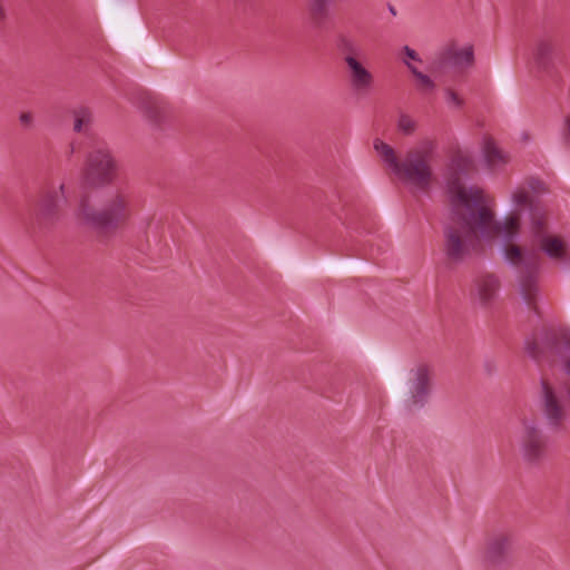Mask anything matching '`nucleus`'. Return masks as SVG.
<instances>
[{
    "label": "nucleus",
    "instance_id": "11",
    "mask_svg": "<svg viewBox=\"0 0 570 570\" xmlns=\"http://www.w3.org/2000/svg\"><path fill=\"white\" fill-rule=\"evenodd\" d=\"M59 189L61 191V198H65V185L61 184ZM59 202V194L55 189L47 190L40 195L32 217V226L35 229L49 232L57 226L62 216Z\"/></svg>",
    "mask_w": 570,
    "mask_h": 570
},
{
    "label": "nucleus",
    "instance_id": "31",
    "mask_svg": "<svg viewBox=\"0 0 570 570\" xmlns=\"http://www.w3.org/2000/svg\"><path fill=\"white\" fill-rule=\"evenodd\" d=\"M445 97H446V101L449 104H453L458 108H461L463 106V99L460 98L459 95L454 90L446 88Z\"/></svg>",
    "mask_w": 570,
    "mask_h": 570
},
{
    "label": "nucleus",
    "instance_id": "16",
    "mask_svg": "<svg viewBox=\"0 0 570 570\" xmlns=\"http://www.w3.org/2000/svg\"><path fill=\"white\" fill-rule=\"evenodd\" d=\"M556 41L550 36L537 40L533 58L539 69L548 70L553 65Z\"/></svg>",
    "mask_w": 570,
    "mask_h": 570
},
{
    "label": "nucleus",
    "instance_id": "12",
    "mask_svg": "<svg viewBox=\"0 0 570 570\" xmlns=\"http://www.w3.org/2000/svg\"><path fill=\"white\" fill-rule=\"evenodd\" d=\"M513 537L509 532H497L488 537L484 549V562L488 567L507 569L511 564Z\"/></svg>",
    "mask_w": 570,
    "mask_h": 570
},
{
    "label": "nucleus",
    "instance_id": "24",
    "mask_svg": "<svg viewBox=\"0 0 570 570\" xmlns=\"http://www.w3.org/2000/svg\"><path fill=\"white\" fill-rule=\"evenodd\" d=\"M374 148L377 153H380L384 163H386V165L394 173L400 163V160L397 159V157L395 155L394 149L390 145L385 144L384 141H382L380 139H375Z\"/></svg>",
    "mask_w": 570,
    "mask_h": 570
},
{
    "label": "nucleus",
    "instance_id": "21",
    "mask_svg": "<svg viewBox=\"0 0 570 570\" xmlns=\"http://www.w3.org/2000/svg\"><path fill=\"white\" fill-rule=\"evenodd\" d=\"M431 370L428 364H419L414 371L412 392H429Z\"/></svg>",
    "mask_w": 570,
    "mask_h": 570
},
{
    "label": "nucleus",
    "instance_id": "30",
    "mask_svg": "<svg viewBox=\"0 0 570 570\" xmlns=\"http://www.w3.org/2000/svg\"><path fill=\"white\" fill-rule=\"evenodd\" d=\"M520 230L502 229L500 236L502 237L501 249L514 245L513 242L519 238Z\"/></svg>",
    "mask_w": 570,
    "mask_h": 570
},
{
    "label": "nucleus",
    "instance_id": "22",
    "mask_svg": "<svg viewBox=\"0 0 570 570\" xmlns=\"http://www.w3.org/2000/svg\"><path fill=\"white\" fill-rule=\"evenodd\" d=\"M338 51L343 55V59L346 62L347 57L358 59L362 56L361 46L353 39L341 35L336 42Z\"/></svg>",
    "mask_w": 570,
    "mask_h": 570
},
{
    "label": "nucleus",
    "instance_id": "7",
    "mask_svg": "<svg viewBox=\"0 0 570 570\" xmlns=\"http://www.w3.org/2000/svg\"><path fill=\"white\" fill-rule=\"evenodd\" d=\"M117 176V164L110 151L96 148L87 156L83 169V184L90 187H101L111 184Z\"/></svg>",
    "mask_w": 570,
    "mask_h": 570
},
{
    "label": "nucleus",
    "instance_id": "39",
    "mask_svg": "<svg viewBox=\"0 0 570 570\" xmlns=\"http://www.w3.org/2000/svg\"><path fill=\"white\" fill-rule=\"evenodd\" d=\"M561 396L564 397L566 400V405H568L570 407V394H561Z\"/></svg>",
    "mask_w": 570,
    "mask_h": 570
},
{
    "label": "nucleus",
    "instance_id": "2",
    "mask_svg": "<svg viewBox=\"0 0 570 570\" xmlns=\"http://www.w3.org/2000/svg\"><path fill=\"white\" fill-rule=\"evenodd\" d=\"M503 258L510 266L520 268L519 293L523 303L539 315L538 306V273L540 256L538 250L530 246L524 249L519 245H512L501 249Z\"/></svg>",
    "mask_w": 570,
    "mask_h": 570
},
{
    "label": "nucleus",
    "instance_id": "32",
    "mask_svg": "<svg viewBox=\"0 0 570 570\" xmlns=\"http://www.w3.org/2000/svg\"><path fill=\"white\" fill-rule=\"evenodd\" d=\"M528 187L533 191V193H540V191H543L544 190V184L541 179L539 178H530L528 180Z\"/></svg>",
    "mask_w": 570,
    "mask_h": 570
},
{
    "label": "nucleus",
    "instance_id": "18",
    "mask_svg": "<svg viewBox=\"0 0 570 570\" xmlns=\"http://www.w3.org/2000/svg\"><path fill=\"white\" fill-rule=\"evenodd\" d=\"M514 205L520 213L525 212L528 217V226L532 224L534 212H541L547 217L546 210L538 199L531 198L525 190H518L512 195Z\"/></svg>",
    "mask_w": 570,
    "mask_h": 570
},
{
    "label": "nucleus",
    "instance_id": "33",
    "mask_svg": "<svg viewBox=\"0 0 570 570\" xmlns=\"http://www.w3.org/2000/svg\"><path fill=\"white\" fill-rule=\"evenodd\" d=\"M563 144L567 147H570V115H568L564 119V129L562 132Z\"/></svg>",
    "mask_w": 570,
    "mask_h": 570
},
{
    "label": "nucleus",
    "instance_id": "36",
    "mask_svg": "<svg viewBox=\"0 0 570 570\" xmlns=\"http://www.w3.org/2000/svg\"><path fill=\"white\" fill-rule=\"evenodd\" d=\"M541 386H542V391L541 392H544V393H548V392H554L546 381L541 380Z\"/></svg>",
    "mask_w": 570,
    "mask_h": 570
},
{
    "label": "nucleus",
    "instance_id": "13",
    "mask_svg": "<svg viewBox=\"0 0 570 570\" xmlns=\"http://www.w3.org/2000/svg\"><path fill=\"white\" fill-rule=\"evenodd\" d=\"M541 413L552 431H559L567 419L566 400L561 394H542Z\"/></svg>",
    "mask_w": 570,
    "mask_h": 570
},
{
    "label": "nucleus",
    "instance_id": "38",
    "mask_svg": "<svg viewBox=\"0 0 570 570\" xmlns=\"http://www.w3.org/2000/svg\"><path fill=\"white\" fill-rule=\"evenodd\" d=\"M387 9L392 16H396V9L391 3H387Z\"/></svg>",
    "mask_w": 570,
    "mask_h": 570
},
{
    "label": "nucleus",
    "instance_id": "10",
    "mask_svg": "<svg viewBox=\"0 0 570 570\" xmlns=\"http://www.w3.org/2000/svg\"><path fill=\"white\" fill-rule=\"evenodd\" d=\"M464 222L474 228L479 227V234L484 239L499 236L502 229L520 230V217L518 214L505 216L502 223L495 222L493 212L485 204L479 210L468 214Z\"/></svg>",
    "mask_w": 570,
    "mask_h": 570
},
{
    "label": "nucleus",
    "instance_id": "8",
    "mask_svg": "<svg viewBox=\"0 0 570 570\" xmlns=\"http://www.w3.org/2000/svg\"><path fill=\"white\" fill-rule=\"evenodd\" d=\"M520 452L522 459L534 466L541 464L548 456L549 436L544 434L534 420H522Z\"/></svg>",
    "mask_w": 570,
    "mask_h": 570
},
{
    "label": "nucleus",
    "instance_id": "1",
    "mask_svg": "<svg viewBox=\"0 0 570 570\" xmlns=\"http://www.w3.org/2000/svg\"><path fill=\"white\" fill-rule=\"evenodd\" d=\"M131 213V197L124 189L106 191L98 208L91 205L88 195L81 196L78 206L82 224L101 239L115 236L117 230L128 223Z\"/></svg>",
    "mask_w": 570,
    "mask_h": 570
},
{
    "label": "nucleus",
    "instance_id": "37",
    "mask_svg": "<svg viewBox=\"0 0 570 570\" xmlns=\"http://www.w3.org/2000/svg\"><path fill=\"white\" fill-rule=\"evenodd\" d=\"M563 371L567 375L570 376V358L566 360V362L563 363Z\"/></svg>",
    "mask_w": 570,
    "mask_h": 570
},
{
    "label": "nucleus",
    "instance_id": "29",
    "mask_svg": "<svg viewBox=\"0 0 570 570\" xmlns=\"http://www.w3.org/2000/svg\"><path fill=\"white\" fill-rule=\"evenodd\" d=\"M430 394H412V396L406 402V407L409 411H414L424 406L428 402V397Z\"/></svg>",
    "mask_w": 570,
    "mask_h": 570
},
{
    "label": "nucleus",
    "instance_id": "35",
    "mask_svg": "<svg viewBox=\"0 0 570 570\" xmlns=\"http://www.w3.org/2000/svg\"><path fill=\"white\" fill-rule=\"evenodd\" d=\"M22 126L29 127L32 124V115L30 112H22L19 117Z\"/></svg>",
    "mask_w": 570,
    "mask_h": 570
},
{
    "label": "nucleus",
    "instance_id": "19",
    "mask_svg": "<svg viewBox=\"0 0 570 570\" xmlns=\"http://www.w3.org/2000/svg\"><path fill=\"white\" fill-rule=\"evenodd\" d=\"M334 0H308L307 11L312 23L322 27L330 18L331 7Z\"/></svg>",
    "mask_w": 570,
    "mask_h": 570
},
{
    "label": "nucleus",
    "instance_id": "4",
    "mask_svg": "<svg viewBox=\"0 0 570 570\" xmlns=\"http://www.w3.org/2000/svg\"><path fill=\"white\" fill-rule=\"evenodd\" d=\"M466 216L465 213H454V216L449 217L451 224L443 227V252L446 259L455 265L462 264L471 256L475 243L481 237L479 227L465 224Z\"/></svg>",
    "mask_w": 570,
    "mask_h": 570
},
{
    "label": "nucleus",
    "instance_id": "5",
    "mask_svg": "<svg viewBox=\"0 0 570 570\" xmlns=\"http://www.w3.org/2000/svg\"><path fill=\"white\" fill-rule=\"evenodd\" d=\"M524 348L528 356L537 362L542 361L547 354L561 358L570 356V332L561 327L543 328L540 342L535 336L527 337Z\"/></svg>",
    "mask_w": 570,
    "mask_h": 570
},
{
    "label": "nucleus",
    "instance_id": "14",
    "mask_svg": "<svg viewBox=\"0 0 570 570\" xmlns=\"http://www.w3.org/2000/svg\"><path fill=\"white\" fill-rule=\"evenodd\" d=\"M499 289V278L494 274L484 273L474 278L471 297L476 299L483 307H489L497 298Z\"/></svg>",
    "mask_w": 570,
    "mask_h": 570
},
{
    "label": "nucleus",
    "instance_id": "17",
    "mask_svg": "<svg viewBox=\"0 0 570 570\" xmlns=\"http://www.w3.org/2000/svg\"><path fill=\"white\" fill-rule=\"evenodd\" d=\"M474 62L473 47L469 46L460 50L446 49L439 58L440 68L452 65V66H472Z\"/></svg>",
    "mask_w": 570,
    "mask_h": 570
},
{
    "label": "nucleus",
    "instance_id": "28",
    "mask_svg": "<svg viewBox=\"0 0 570 570\" xmlns=\"http://www.w3.org/2000/svg\"><path fill=\"white\" fill-rule=\"evenodd\" d=\"M397 129L405 136L412 135L416 129V122L406 114H401L397 120Z\"/></svg>",
    "mask_w": 570,
    "mask_h": 570
},
{
    "label": "nucleus",
    "instance_id": "26",
    "mask_svg": "<svg viewBox=\"0 0 570 570\" xmlns=\"http://www.w3.org/2000/svg\"><path fill=\"white\" fill-rule=\"evenodd\" d=\"M75 124L73 130L80 132L82 127L89 125L91 121V111L87 107H80L73 111Z\"/></svg>",
    "mask_w": 570,
    "mask_h": 570
},
{
    "label": "nucleus",
    "instance_id": "20",
    "mask_svg": "<svg viewBox=\"0 0 570 570\" xmlns=\"http://www.w3.org/2000/svg\"><path fill=\"white\" fill-rule=\"evenodd\" d=\"M145 116L155 125H160L166 117V108L153 97H146L142 101Z\"/></svg>",
    "mask_w": 570,
    "mask_h": 570
},
{
    "label": "nucleus",
    "instance_id": "3",
    "mask_svg": "<svg viewBox=\"0 0 570 570\" xmlns=\"http://www.w3.org/2000/svg\"><path fill=\"white\" fill-rule=\"evenodd\" d=\"M435 149L436 144L433 140H421L417 148L405 154L393 174L405 184L423 191L429 190L433 178L430 161Z\"/></svg>",
    "mask_w": 570,
    "mask_h": 570
},
{
    "label": "nucleus",
    "instance_id": "40",
    "mask_svg": "<svg viewBox=\"0 0 570 570\" xmlns=\"http://www.w3.org/2000/svg\"><path fill=\"white\" fill-rule=\"evenodd\" d=\"M567 392H570V390H568Z\"/></svg>",
    "mask_w": 570,
    "mask_h": 570
},
{
    "label": "nucleus",
    "instance_id": "9",
    "mask_svg": "<svg viewBox=\"0 0 570 570\" xmlns=\"http://www.w3.org/2000/svg\"><path fill=\"white\" fill-rule=\"evenodd\" d=\"M446 191L451 204L450 216H454V213H474L484 205L482 191L474 187L466 189L461 176L449 175Z\"/></svg>",
    "mask_w": 570,
    "mask_h": 570
},
{
    "label": "nucleus",
    "instance_id": "6",
    "mask_svg": "<svg viewBox=\"0 0 570 570\" xmlns=\"http://www.w3.org/2000/svg\"><path fill=\"white\" fill-rule=\"evenodd\" d=\"M529 246L541 250L551 259H562L566 254V242L556 235L549 234L547 217L541 212L535 210L532 224L527 226Z\"/></svg>",
    "mask_w": 570,
    "mask_h": 570
},
{
    "label": "nucleus",
    "instance_id": "34",
    "mask_svg": "<svg viewBox=\"0 0 570 570\" xmlns=\"http://www.w3.org/2000/svg\"><path fill=\"white\" fill-rule=\"evenodd\" d=\"M403 51L404 55L411 60L421 61V58L419 57L417 52L414 49L410 48L409 46H404Z\"/></svg>",
    "mask_w": 570,
    "mask_h": 570
},
{
    "label": "nucleus",
    "instance_id": "23",
    "mask_svg": "<svg viewBox=\"0 0 570 570\" xmlns=\"http://www.w3.org/2000/svg\"><path fill=\"white\" fill-rule=\"evenodd\" d=\"M471 166L472 159L461 153H458L451 158L450 174L468 177Z\"/></svg>",
    "mask_w": 570,
    "mask_h": 570
},
{
    "label": "nucleus",
    "instance_id": "25",
    "mask_svg": "<svg viewBox=\"0 0 570 570\" xmlns=\"http://www.w3.org/2000/svg\"><path fill=\"white\" fill-rule=\"evenodd\" d=\"M484 158L489 166L495 163L505 161L503 153L498 148L492 139H489L484 145Z\"/></svg>",
    "mask_w": 570,
    "mask_h": 570
},
{
    "label": "nucleus",
    "instance_id": "27",
    "mask_svg": "<svg viewBox=\"0 0 570 570\" xmlns=\"http://www.w3.org/2000/svg\"><path fill=\"white\" fill-rule=\"evenodd\" d=\"M405 65L410 69L411 73L417 79L421 87L432 91L435 88L434 81L425 73L421 72L415 66L405 61Z\"/></svg>",
    "mask_w": 570,
    "mask_h": 570
},
{
    "label": "nucleus",
    "instance_id": "15",
    "mask_svg": "<svg viewBox=\"0 0 570 570\" xmlns=\"http://www.w3.org/2000/svg\"><path fill=\"white\" fill-rule=\"evenodd\" d=\"M350 71V85L356 94H367L373 87V75L361 63L358 59L346 58Z\"/></svg>",
    "mask_w": 570,
    "mask_h": 570
}]
</instances>
